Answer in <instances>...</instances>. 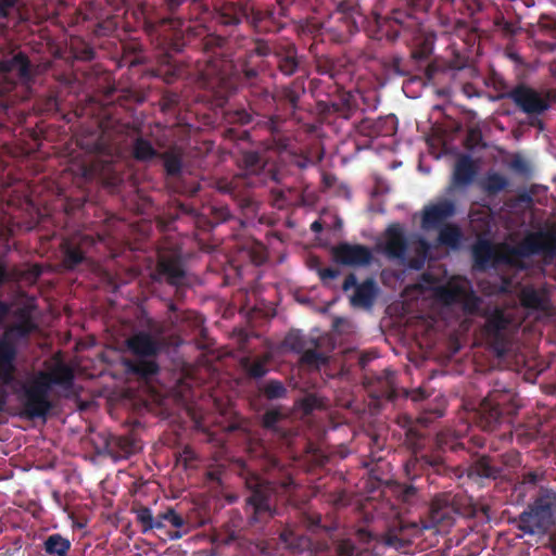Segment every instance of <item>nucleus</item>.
Segmentation results:
<instances>
[{
  "instance_id": "a18cd8bd",
  "label": "nucleus",
  "mask_w": 556,
  "mask_h": 556,
  "mask_svg": "<svg viewBox=\"0 0 556 556\" xmlns=\"http://www.w3.org/2000/svg\"><path fill=\"white\" fill-rule=\"evenodd\" d=\"M540 477L536 472H528L523 476L522 484H535Z\"/></svg>"
},
{
  "instance_id": "37998d69",
  "label": "nucleus",
  "mask_w": 556,
  "mask_h": 556,
  "mask_svg": "<svg viewBox=\"0 0 556 556\" xmlns=\"http://www.w3.org/2000/svg\"><path fill=\"white\" fill-rule=\"evenodd\" d=\"M319 275H320L321 280L327 281L330 279H334L339 275V273H338V270L332 269V268H324V269L319 270Z\"/></svg>"
},
{
  "instance_id": "58836bf2",
  "label": "nucleus",
  "mask_w": 556,
  "mask_h": 556,
  "mask_svg": "<svg viewBox=\"0 0 556 556\" xmlns=\"http://www.w3.org/2000/svg\"><path fill=\"white\" fill-rule=\"evenodd\" d=\"M16 2L17 0H0V18L8 17Z\"/></svg>"
},
{
  "instance_id": "1a4fd4ad",
  "label": "nucleus",
  "mask_w": 556,
  "mask_h": 556,
  "mask_svg": "<svg viewBox=\"0 0 556 556\" xmlns=\"http://www.w3.org/2000/svg\"><path fill=\"white\" fill-rule=\"evenodd\" d=\"M336 260L344 265L365 266L371 262L370 249L359 244L341 243L333 249Z\"/></svg>"
},
{
  "instance_id": "09e8293b",
  "label": "nucleus",
  "mask_w": 556,
  "mask_h": 556,
  "mask_svg": "<svg viewBox=\"0 0 556 556\" xmlns=\"http://www.w3.org/2000/svg\"><path fill=\"white\" fill-rule=\"evenodd\" d=\"M311 229L315 232H319L321 230V224L320 222L318 220H315L312 225H311Z\"/></svg>"
},
{
  "instance_id": "5fc2aeb1",
  "label": "nucleus",
  "mask_w": 556,
  "mask_h": 556,
  "mask_svg": "<svg viewBox=\"0 0 556 556\" xmlns=\"http://www.w3.org/2000/svg\"><path fill=\"white\" fill-rule=\"evenodd\" d=\"M289 535H290L289 533L283 532V533H281L280 538H281V540H282L285 543L289 544Z\"/></svg>"
},
{
  "instance_id": "c85d7f7f",
  "label": "nucleus",
  "mask_w": 556,
  "mask_h": 556,
  "mask_svg": "<svg viewBox=\"0 0 556 556\" xmlns=\"http://www.w3.org/2000/svg\"><path fill=\"white\" fill-rule=\"evenodd\" d=\"M163 159L168 174H177L180 170L181 160L180 155L176 151L166 152Z\"/></svg>"
},
{
  "instance_id": "3c124183",
  "label": "nucleus",
  "mask_w": 556,
  "mask_h": 556,
  "mask_svg": "<svg viewBox=\"0 0 556 556\" xmlns=\"http://www.w3.org/2000/svg\"><path fill=\"white\" fill-rule=\"evenodd\" d=\"M513 167L516 169H520L522 166V161L520 159H516L511 163Z\"/></svg>"
},
{
  "instance_id": "f03ea898",
  "label": "nucleus",
  "mask_w": 556,
  "mask_h": 556,
  "mask_svg": "<svg viewBox=\"0 0 556 556\" xmlns=\"http://www.w3.org/2000/svg\"><path fill=\"white\" fill-rule=\"evenodd\" d=\"M516 276L517 273L513 277L490 275L479 281V288L485 295L514 293L520 301V304H507L483 314L485 323L482 334L498 356L508 351L515 333L526 319L527 311L544 308V293L531 285L520 283Z\"/></svg>"
},
{
  "instance_id": "6e6552de",
  "label": "nucleus",
  "mask_w": 556,
  "mask_h": 556,
  "mask_svg": "<svg viewBox=\"0 0 556 556\" xmlns=\"http://www.w3.org/2000/svg\"><path fill=\"white\" fill-rule=\"evenodd\" d=\"M509 99L525 113L539 115L549 108L551 93L536 91L525 85H519L508 93Z\"/></svg>"
},
{
  "instance_id": "473e14b6",
  "label": "nucleus",
  "mask_w": 556,
  "mask_h": 556,
  "mask_svg": "<svg viewBox=\"0 0 556 556\" xmlns=\"http://www.w3.org/2000/svg\"><path fill=\"white\" fill-rule=\"evenodd\" d=\"M156 519H160L163 525L164 522H168L177 529L182 528L185 526L184 518L176 514L174 509H167L166 511L159 514L156 516Z\"/></svg>"
},
{
  "instance_id": "4c0bfd02",
  "label": "nucleus",
  "mask_w": 556,
  "mask_h": 556,
  "mask_svg": "<svg viewBox=\"0 0 556 556\" xmlns=\"http://www.w3.org/2000/svg\"><path fill=\"white\" fill-rule=\"evenodd\" d=\"M280 414L276 410H268L263 417V425L266 428L274 429L277 421L279 420Z\"/></svg>"
},
{
  "instance_id": "13d9d810",
  "label": "nucleus",
  "mask_w": 556,
  "mask_h": 556,
  "mask_svg": "<svg viewBox=\"0 0 556 556\" xmlns=\"http://www.w3.org/2000/svg\"><path fill=\"white\" fill-rule=\"evenodd\" d=\"M5 278V271L2 267H0V283L4 280Z\"/></svg>"
},
{
  "instance_id": "7c9ffc66",
  "label": "nucleus",
  "mask_w": 556,
  "mask_h": 556,
  "mask_svg": "<svg viewBox=\"0 0 556 556\" xmlns=\"http://www.w3.org/2000/svg\"><path fill=\"white\" fill-rule=\"evenodd\" d=\"M84 260V253L78 248L67 247L65 250L64 264L67 268H74Z\"/></svg>"
},
{
  "instance_id": "4be33fe9",
  "label": "nucleus",
  "mask_w": 556,
  "mask_h": 556,
  "mask_svg": "<svg viewBox=\"0 0 556 556\" xmlns=\"http://www.w3.org/2000/svg\"><path fill=\"white\" fill-rule=\"evenodd\" d=\"M270 359V355L266 354L262 357H257L253 361L245 359L243 363L244 368L248 370L250 376L254 378H261L267 372V363Z\"/></svg>"
},
{
  "instance_id": "a878e982",
  "label": "nucleus",
  "mask_w": 556,
  "mask_h": 556,
  "mask_svg": "<svg viewBox=\"0 0 556 556\" xmlns=\"http://www.w3.org/2000/svg\"><path fill=\"white\" fill-rule=\"evenodd\" d=\"M441 463L442 459L440 456H434L433 458H429L427 456H422L421 458L414 457L405 464V471L408 477H412V475H415L418 466L422 467L424 465H428L431 467H438Z\"/></svg>"
},
{
  "instance_id": "0e129e2a",
  "label": "nucleus",
  "mask_w": 556,
  "mask_h": 556,
  "mask_svg": "<svg viewBox=\"0 0 556 556\" xmlns=\"http://www.w3.org/2000/svg\"><path fill=\"white\" fill-rule=\"evenodd\" d=\"M194 2H199L200 0H193Z\"/></svg>"
},
{
  "instance_id": "052dcab7",
  "label": "nucleus",
  "mask_w": 556,
  "mask_h": 556,
  "mask_svg": "<svg viewBox=\"0 0 556 556\" xmlns=\"http://www.w3.org/2000/svg\"><path fill=\"white\" fill-rule=\"evenodd\" d=\"M443 4H447V3H452L454 2L455 0H441Z\"/></svg>"
},
{
  "instance_id": "aec40b11",
  "label": "nucleus",
  "mask_w": 556,
  "mask_h": 556,
  "mask_svg": "<svg viewBox=\"0 0 556 556\" xmlns=\"http://www.w3.org/2000/svg\"><path fill=\"white\" fill-rule=\"evenodd\" d=\"M70 547V541L60 534H52L45 542V549L50 555L66 556Z\"/></svg>"
},
{
  "instance_id": "9b49d317",
  "label": "nucleus",
  "mask_w": 556,
  "mask_h": 556,
  "mask_svg": "<svg viewBox=\"0 0 556 556\" xmlns=\"http://www.w3.org/2000/svg\"><path fill=\"white\" fill-rule=\"evenodd\" d=\"M472 255L476 265L480 268H484L489 265H494L496 267L507 266L509 269L513 267L510 256L503 255L498 258H495V250L486 240H479L473 245Z\"/></svg>"
},
{
  "instance_id": "c03bdc74",
  "label": "nucleus",
  "mask_w": 556,
  "mask_h": 556,
  "mask_svg": "<svg viewBox=\"0 0 556 556\" xmlns=\"http://www.w3.org/2000/svg\"><path fill=\"white\" fill-rule=\"evenodd\" d=\"M285 97L289 101V103L294 108L296 105V102L299 100V94L294 90L287 88L285 90Z\"/></svg>"
},
{
  "instance_id": "a19ab883",
  "label": "nucleus",
  "mask_w": 556,
  "mask_h": 556,
  "mask_svg": "<svg viewBox=\"0 0 556 556\" xmlns=\"http://www.w3.org/2000/svg\"><path fill=\"white\" fill-rule=\"evenodd\" d=\"M406 1L412 8L419 10V11H426L431 4V0H406Z\"/></svg>"
},
{
  "instance_id": "ddd939ff",
  "label": "nucleus",
  "mask_w": 556,
  "mask_h": 556,
  "mask_svg": "<svg viewBox=\"0 0 556 556\" xmlns=\"http://www.w3.org/2000/svg\"><path fill=\"white\" fill-rule=\"evenodd\" d=\"M552 247V236L548 232H532L525 237L519 249L523 255H533L546 252Z\"/></svg>"
},
{
  "instance_id": "bf43d9fd",
  "label": "nucleus",
  "mask_w": 556,
  "mask_h": 556,
  "mask_svg": "<svg viewBox=\"0 0 556 556\" xmlns=\"http://www.w3.org/2000/svg\"><path fill=\"white\" fill-rule=\"evenodd\" d=\"M255 20H257V21H262L263 20V16H262L261 12L256 13Z\"/></svg>"
},
{
  "instance_id": "5701e85b",
  "label": "nucleus",
  "mask_w": 556,
  "mask_h": 556,
  "mask_svg": "<svg viewBox=\"0 0 556 556\" xmlns=\"http://www.w3.org/2000/svg\"><path fill=\"white\" fill-rule=\"evenodd\" d=\"M136 517L138 522L142 525L143 532H147L152 529H161L163 528V523L160 519L154 518L152 515V510L148 507H140L136 510Z\"/></svg>"
},
{
  "instance_id": "c756f323",
  "label": "nucleus",
  "mask_w": 556,
  "mask_h": 556,
  "mask_svg": "<svg viewBox=\"0 0 556 556\" xmlns=\"http://www.w3.org/2000/svg\"><path fill=\"white\" fill-rule=\"evenodd\" d=\"M477 471L480 476L485 478L496 479L498 477L506 476V473H502V471L498 468L492 466L486 459H481L478 463Z\"/></svg>"
},
{
  "instance_id": "9d476101",
  "label": "nucleus",
  "mask_w": 556,
  "mask_h": 556,
  "mask_svg": "<svg viewBox=\"0 0 556 556\" xmlns=\"http://www.w3.org/2000/svg\"><path fill=\"white\" fill-rule=\"evenodd\" d=\"M455 214V204L451 200L442 199L432 202L424 208L422 228L435 227Z\"/></svg>"
},
{
  "instance_id": "393cba45",
  "label": "nucleus",
  "mask_w": 556,
  "mask_h": 556,
  "mask_svg": "<svg viewBox=\"0 0 556 556\" xmlns=\"http://www.w3.org/2000/svg\"><path fill=\"white\" fill-rule=\"evenodd\" d=\"M134 155L140 161H150L156 155V151L150 141L139 138L134 144Z\"/></svg>"
},
{
  "instance_id": "423d86ee",
  "label": "nucleus",
  "mask_w": 556,
  "mask_h": 556,
  "mask_svg": "<svg viewBox=\"0 0 556 556\" xmlns=\"http://www.w3.org/2000/svg\"><path fill=\"white\" fill-rule=\"evenodd\" d=\"M554 510L556 493L552 490H542L529 509L520 516L522 530L530 534L546 531L554 522Z\"/></svg>"
},
{
  "instance_id": "49530a36",
  "label": "nucleus",
  "mask_w": 556,
  "mask_h": 556,
  "mask_svg": "<svg viewBox=\"0 0 556 556\" xmlns=\"http://www.w3.org/2000/svg\"><path fill=\"white\" fill-rule=\"evenodd\" d=\"M354 286H356V277L354 275L348 276L345 278V280H344L343 289L348 290V289H350L351 287H354Z\"/></svg>"
},
{
  "instance_id": "6e6d98bb",
  "label": "nucleus",
  "mask_w": 556,
  "mask_h": 556,
  "mask_svg": "<svg viewBox=\"0 0 556 556\" xmlns=\"http://www.w3.org/2000/svg\"><path fill=\"white\" fill-rule=\"evenodd\" d=\"M281 9H283L286 5L292 2V0H278Z\"/></svg>"
},
{
  "instance_id": "8fccbe9b",
  "label": "nucleus",
  "mask_w": 556,
  "mask_h": 556,
  "mask_svg": "<svg viewBox=\"0 0 556 556\" xmlns=\"http://www.w3.org/2000/svg\"><path fill=\"white\" fill-rule=\"evenodd\" d=\"M180 0H167V5L169 9H174L180 4Z\"/></svg>"
},
{
  "instance_id": "ea45409f",
  "label": "nucleus",
  "mask_w": 556,
  "mask_h": 556,
  "mask_svg": "<svg viewBox=\"0 0 556 556\" xmlns=\"http://www.w3.org/2000/svg\"><path fill=\"white\" fill-rule=\"evenodd\" d=\"M503 462H504L505 466L513 468L520 463L519 454L516 452H510L508 454H505L503 456Z\"/></svg>"
},
{
  "instance_id": "79ce46f5",
  "label": "nucleus",
  "mask_w": 556,
  "mask_h": 556,
  "mask_svg": "<svg viewBox=\"0 0 556 556\" xmlns=\"http://www.w3.org/2000/svg\"><path fill=\"white\" fill-rule=\"evenodd\" d=\"M494 21L507 33L511 34L516 30V27L511 23L506 22L503 15H497Z\"/></svg>"
},
{
  "instance_id": "f8f14e48",
  "label": "nucleus",
  "mask_w": 556,
  "mask_h": 556,
  "mask_svg": "<svg viewBox=\"0 0 556 556\" xmlns=\"http://www.w3.org/2000/svg\"><path fill=\"white\" fill-rule=\"evenodd\" d=\"M454 508L445 498H435L430 507V520L421 522V529L427 530L437 526L447 527L452 523Z\"/></svg>"
},
{
  "instance_id": "f704fd0d",
  "label": "nucleus",
  "mask_w": 556,
  "mask_h": 556,
  "mask_svg": "<svg viewBox=\"0 0 556 556\" xmlns=\"http://www.w3.org/2000/svg\"><path fill=\"white\" fill-rule=\"evenodd\" d=\"M264 393L268 399H279L286 394V388L281 382L271 380L264 387Z\"/></svg>"
},
{
  "instance_id": "f3484780",
  "label": "nucleus",
  "mask_w": 556,
  "mask_h": 556,
  "mask_svg": "<svg viewBox=\"0 0 556 556\" xmlns=\"http://www.w3.org/2000/svg\"><path fill=\"white\" fill-rule=\"evenodd\" d=\"M475 176L472 163L468 157H462L457 161L454 173L453 184L458 187L468 186Z\"/></svg>"
},
{
  "instance_id": "680f3d73",
  "label": "nucleus",
  "mask_w": 556,
  "mask_h": 556,
  "mask_svg": "<svg viewBox=\"0 0 556 556\" xmlns=\"http://www.w3.org/2000/svg\"><path fill=\"white\" fill-rule=\"evenodd\" d=\"M358 535L363 539V538H364V535H365V531H359V532H358Z\"/></svg>"
},
{
  "instance_id": "7ed1b4c3",
  "label": "nucleus",
  "mask_w": 556,
  "mask_h": 556,
  "mask_svg": "<svg viewBox=\"0 0 556 556\" xmlns=\"http://www.w3.org/2000/svg\"><path fill=\"white\" fill-rule=\"evenodd\" d=\"M379 249L389 260L412 269H420L426 262L430 245L418 236L405 239L402 227L394 224L386 230Z\"/></svg>"
},
{
  "instance_id": "cd10ccee",
  "label": "nucleus",
  "mask_w": 556,
  "mask_h": 556,
  "mask_svg": "<svg viewBox=\"0 0 556 556\" xmlns=\"http://www.w3.org/2000/svg\"><path fill=\"white\" fill-rule=\"evenodd\" d=\"M301 362L309 367L319 368L327 362V357L317 351L306 350L301 356Z\"/></svg>"
},
{
  "instance_id": "b1692460",
  "label": "nucleus",
  "mask_w": 556,
  "mask_h": 556,
  "mask_svg": "<svg viewBox=\"0 0 556 556\" xmlns=\"http://www.w3.org/2000/svg\"><path fill=\"white\" fill-rule=\"evenodd\" d=\"M334 16L338 21H357V17H361L354 1L351 0L340 2Z\"/></svg>"
},
{
  "instance_id": "72a5a7b5",
  "label": "nucleus",
  "mask_w": 556,
  "mask_h": 556,
  "mask_svg": "<svg viewBox=\"0 0 556 556\" xmlns=\"http://www.w3.org/2000/svg\"><path fill=\"white\" fill-rule=\"evenodd\" d=\"M336 556H359L357 548L350 540H340L334 545Z\"/></svg>"
},
{
  "instance_id": "6ab92c4d",
  "label": "nucleus",
  "mask_w": 556,
  "mask_h": 556,
  "mask_svg": "<svg viewBox=\"0 0 556 556\" xmlns=\"http://www.w3.org/2000/svg\"><path fill=\"white\" fill-rule=\"evenodd\" d=\"M508 186L507 178L496 172H489L481 181V187L488 193H498Z\"/></svg>"
},
{
  "instance_id": "bb28decb",
  "label": "nucleus",
  "mask_w": 556,
  "mask_h": 556,
  "mask_svg": "<svg viewBox=\"0 0 556 556\" xmlns=\"http://www.w3.org/2000/svg\"><path fill=\"white\" fill-rule=\"evenodd\" d=\"M243 163L245 165V175L252 177L258 175L263 169L262 160L255 152H248L243 156Z\"/></svg>"
},
{
  "instance_id": "20e7f679",
  "label": "nucleus",
  "mask_w": 556,
  "mask_h": 556,
  "mask_svg": "<svg viewBox=\"0 0 556 556\" xmlns=\"http://www.w3.org/2000/svg\"><path fill=\"white\" fill-rule=\"evenodd\" d=\"M435 298L444 305H459L467 315L481 314L482 299L478 296L471 282L462 276H454L443 286L434 289Z\"/></svg>"
},
{
  "instance_id": "e2e57ef3",
  "label": "nucleus",
  "mask_w": 556,
  "mask_h": 556,
  "mask_svg": "<svg viewBox=\"0 0 556 556\" xmlns=\"http://www.w3.org/2000/svg\"><path fill=\"white\" fill-rule=\"evenodd\" d=\"M178 538H180L179 533H176L175 535H173V539H178Z\"/></svg>"
},
{
  "instance_id": "e433bc0d",
  "label": "nucleus",
  "mask_w": 556,
  "mask_h": 556,
  "mask_svg": "<svg viewBox=\"0 0 556 556\" xmlns=\"http://www.w3.org/2000/svg\"><path fill=\"white\" fill-rule=\"evenodd\" d=\"M285 346L292 350V351H295V352H301L304 348V344L302 342V338L299 333H290L286 340H285Z\"/></svg>"
},
{
  "instance_id": "f257e3e1",
  "label": "nucleus",
  "mask_w": 556,
  "mask_h": 556,
  "mask_svg": "<svg viewBox=\"0 0 556 556\" xmlns=\"http://www.w3.org/2000/svg\"><path fill=\"white\" fill-rule=\"evenodd\" d=\"M35 329L30 312L24 309L17 321L4 331L0 339V382L13 388L31 417H42L51 407L49 394L52 386L68 389L74 376L68 366L58 363L51 371L30 372L22 382H15L17 341L26 338Z\"/></svg>"
},
{
  "instance_id": "4468645a",
  "label": "nucleus",
  "mask_w": 556,
  "mask_h": 556,
  "mask_svg": "<svg viewBox=\"0 0 556 556\" xmlns=\"http://www.w3.org/2000/svg\"><path fill=\"white\" fill-rule=\"evenodd\" d=\"M157 270L170 285L178 286L182 281L184 270L176 256L160 255Z\"/></svg>"
},
{
  "instance_id": "c9c22d12",
  "label": "nucleus",
  "mask_w": 556,
  "mask_h": 556,
  "mask_svg": "<svg viewBox=\"0 0 556 556\" xmlns=\"http://www.w3.org/2000/svg\"><path fill=\"white\" fill-rule=\"evenodd\" d=\"M298 67V62L293 53L289 52L279 61V68L285 75H292Z\"/></svg>"
},
{
  "instance_id": "2eb2a0df",
  "label": "nucleus",
  "mask_w": 556,
  "mask_h": 556,
  "mask_svg": "<svg viewBox=\"0 0 556 556\" xmlns=\"http://www.w3.org/2000/svg\"><path fill=\"white\" fill-rule=\"evenodd\" d=\"M502 417L498 403L494 397L485 399L480 408V424L485 430L492 431L500 424Z\"/></svg>"
},
{
  "instance_id": "4d7b16f0",
  "label": "nucleus",
  "mask_w": 556,
  "mask_h": 556,
  "mask_svg": "<svg viewBox=\"0 0 556 556\" xmlns=\"http://www.w3.org/2000/svg\"><path fill=\"white\" fill-rule=\"evenodd\" d=\"M267 50H268V49H267L266 47H258V48H257V52H258L260 54H263V55L267 54Z\"/></svg>"
},
{
  "instance_id": "39448f33",
  "label": "nucleus",
  "mask_w": 556,
  "mask_h": 556,
  "mask_svg": "<svg viewBox=\"0 0 556 556\" xmlns=\"http://www.w3.org/2000/svg\"><path fill=\"white\" fill-rule=\"evenodd\" d=\"M128 351L136 356L135 361H126L128 371L148 378L157 371L154 356L159 351V342L151 334L139 332L127 339Z\"/></svg>"
},
{
  "instance_id": "603ef678",
  "label": "nucleus",
  "mask_w": 556,
  "mask_h": 556,
  "mask_svg": "<svg viewBox=\"0 0 556 556\" xmlns=\"http://www.w3.org/2000/svg\"><path fill=\"white\" fill-rule=\"evenodd\" d=\"M469 217H470V219H471V222H472V223H473V222H476V220H478V219L480 218V217H479V212H477V211H471V212L469 213Z\"/></svg>"
},
{
  "instance_id": "dca6fc26",
  "label": "nucleus",
  "mask_w": 556,
  "mask_h": 556,
  "mask_svg": "<svg viewBox=\"0 0 556 556\" xmlns=\"http://www.w3.org/2000/svg\"><path fill=\"white\" fill-rule=\"evenodd\" d=\"M376 285L372 280H366L356 286L355 292L351 298L354 306L370 307L376 296Z\"/></svg>"
},
{
  "instance_id": "864d4df0",
  "label": "nucleus",
  "mask_w": 556,
  "mask_h": 556,
  "mask_svg": "<svg viewBox=\"0 0 556 556\" xmlns=\"http://www.w3.org/2000/svg\"><path fill=\"white\" fill-rule=\"evenodd\" d=\"M7 306L0 302V317L4 316L7 314Z\"/></svg>"
},
{
  "instance_id": "de8ad7c7",
  "label": "nucleus",
  "mask_w": 556,
  "mask_h": 556,
  "mask_svg": "<svg viewBox=\"0 0 556 556\" xmlns=\"http://www.w3.org/2000/svg\"><path fill=\"white\" fill-rule=\"evenodd\" d=\"M415 490L413 486H406L403 491V500L407 501L412 494H414Z\"/></svg>"
},
{
  "instance_id": "2f4dec72",
  "label": "nucleus",
  "mask_w": 556,
  "mask_h": 556,
  "mask_svg": "<svg viewBox=\"0 0 556 556\" xmlns=\"http://www.w3.org/2000/svg\"><path fill=\"white\" fill-rule=\"evenodd\" d=\"M204 76L207 79L216 78L217 81L224 84L226 80L227 71H226L225 66H223V68H219L217 65V61H212L207 65V68L204 72Z\"/></svg>"
},
{
  "instance_id": "412c9836",
  "label": "nucleus",
  "mask_w": 556,
  "mask_h": 556,
  "mask_svg": "<svg viewBox=\"0 0 556 556\" xmlns=\"http://www.w3.org/2000/svg\"><path fill=\"white\" fill-rule=\"evenodd\" d=\"M463 235L460 229L454 225H447L440 230L439 241L441 244L456 249L460 245Z\"/></svg>"
},
{
  "instance_id": "a211bd4d",
  "label": "nucleus",
  "mask_w": 556,
  "mask_h": 556,
  "mask_svg": "<svg viewBox=\"0 0 556 556\" xmlns=\"http://www.w3.org/2000/svg\"><path fill=\"white\" fill-rule=\"evenodd\" d=\"M271 484L266 483L264 485L262 482H257L255 485V490L251 495L249 502L252 504L256 511H265L270 509L269 503V491H271Z\"/></svg>"
},
{
  "instance_id": "0eeeda50",
  "label": "nucleus",
  "mask_w": 556,
  "mask_h": 556,
  "mask_svg": "<svg viewBox=\"0 0 556 556\" xmlns=\"http://www.w3.org/2000/svg\"><path fill=\"white\" fill-rule=\"evenodd\" d=\"M30 77L29 61L24 53L18 52L0 61V93L10 92L17 83L26 86Z\"/></svg>"
}]
</instances>
